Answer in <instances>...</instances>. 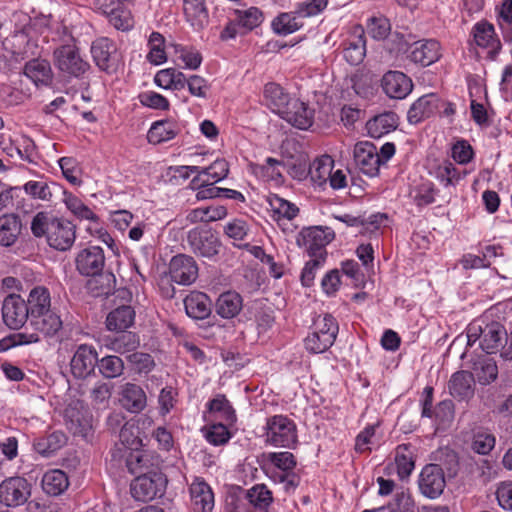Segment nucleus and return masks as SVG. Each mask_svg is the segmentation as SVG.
Listing matches in <instances>:
<instances>
[{"mask_svg": "<svg viewBox=\"0 0 512 512\" xmlns=\"http://www.w3.org/2000/svg\"><path fill=\"white\" fill-rule=\"evenodd\" d=\"M267 461L273 469L267 472L269 478L277 484H283L286 492H294L300 484V476L295 472L297 461L288 451L270 452L266 455Z\"/></svg>", "mask_w": 512, "mask_h": 512, "instance_id": "1", "label": "nucleus"}, {"mask_svg": "<svg viewBox=\"0 0 512 512\" xmlns=\"http://www.w3.org/2000/svg\"><path fill=\"white\" fill-rule=\"evenodd\" d=\"M505 337L507 331L499 322L487 323L484 327L472 323L467 328V345L473 346L479 340L481 349L487 354L498 352Z\"/></svg>", "mask_w": 512, "mask_h": 512, "instance_id": "2", "label": "nucleus"}, {"mask_svg": "<svg viewBox=\"0 0 512 512\" xmlns=\"http://www.w3.org/2000/svg\"><path fill=\"white\" fill-rule=\"evenodd\" d=\"M266 443L283 448H292L297 443V427L285 415H274L266 421Z\"/></svg>", "mask_w": 512, "mask_h": 512, "instance_id": "3", "label": "nucleus"}, {"mask_svg": "<svg viewBox=\"0 0 512 512\" xmlns=\"http://www.w3.org/2000/svg\"><path fill=\"white\" fill-rule=\"evenodd\" d=\"M168 480L162 472H150L136 477L131 485V496L136 501L148 502L165 494Z\"/></svg>", "mask_w": 512, "mask_h": 512, "instance_id": "4", "label": "nucleus"}, {"mask_svg": "<svg viewBox=\"0 0 512 512\" xmlns=\"http://www.w3.org/2000/svg\"><path fill=\"white\" fill-rule=\"evenodd\" d=\"M32 484L22 476H11L0 483V504L16 508L31 497Z\"/></svg>", "mask_w": 512, "mask_h": 512, "instance_id": "5", "label": "nucleus"}, {"mask_svg": "<svg viewBox=\"0 0 512 512\" xmlns=\"http://www.w3.org/2000/svg\"><path fill=\"white\" fill-rule=\"evenodd\" d=\"M335 237L334 231L329 227L313 226L304 228L297 237V244L303 247L310 256H322L326 259L325 250Z\"/></svg>", "mask_w": 512, "mask_h": 512, "instance_id": "6", "label": "nucleus"}, {"mask_svg": "<svg viewBox=\"0 0 512 512\" xmlns=\"http://www.w3.org/2000/svg\"><path fill=\"white\" fill-rule=\"evenodd\" d=\"M187 243L194 254L205 258L214 257L220 248L217 233L204 227L191 229L187 233Z\"/></svg>", "mask_w": 512, "mask_h": 512, "instance_id": "7", "label": "nucleus"}, {"mask_svg": "<svg viewBox=\"0 0 512 512\" xmlns=\"http://www.w3.org/2000/svg\"><path fill=\"white\" fill-rule=\"evenodd\" d=\"M64 418L68 429L74 434L86 438L92 429V416L81 400L71 401L65 409Z\"/></svg>", "mask_w": 512, "mask_h": 512, "instance_id": "8", "label": "nucleus"}, {"mask_svg": "<svg viewBox=\"0 0 512 512\" xmlns=\"http://www.w3.org/2000/svg\"><path fill=\"white\" fill-rule=\"evenodd\" d=\"M55 65L61 71L70 76L80 77L90 67L73 45H63L54 51Z\"/></svg>", "mask_w": 512, "mask_h": 512, "instance_id": "9", "label": "nucleus"}, {"mask_svg": "<svg viewBox=\"0 0 512 512\" xmlns=\"http://www.w3.org/2000/svg\"><path fill=\"white\" fill-rule=\"evenodd\" d=\"M94 4L117 30L128 31L133 27V17L130 10L124 6L125 3L115 2V0H96Z\"/></svg>", "mask_w": 512, "mask_h": 512, "instance_id": "10", "label": "nucleus"}, {"mask_svg": "<svg viewBox=\"0 0 512 512\" xmlns=\"http://www.w3.org/2000/svg\"><path fill=\"white\" fill-rule=\"evenodd\" d=\"M2 318L9 328H21L27 320L30 321L26 301L14 293L6 296L2 304Z\"/></svg>", "mask_w": 512, "mask_h": 512, "instance_id": "11", "label": "nucleus"}, {"mask_svg": "<svg viewBox=\"0 0 512 512\" xmlns=\"http://www.w3.org/2000/svg\"><path fill=\"white\" fill-rule=\"evenodd\" d=\"M428 173L445 188L456 187L467 175L465 169L457 167L448 159L429 161Z\"/></svg>", "mask_w": 512, "mask_h": 512, "instance_id": "12", "label": "nucleus"}, {"mask_svg": "<svg viewBox=\"0 0 512 512\" xmlns=\"http://www.w3.org/2000/svg\"><path fill=\"white\" fill-rule=\"evenodd\" d=\"M75 225L62 218H52L48 229V244L60 251L71 248L75 241Z\"/></svg>", "mask_w": 512, "mask_h": 512, "instance_id": "13", "label": "nucleus"}, {"mask_svg": "<svg viewBox=\"0 0 512 512\" xmlns=\"http://www.w3.org/2000/svg\"><path fill=\"white\" fill-rule=\"evenodd\" d=\"M91 54L95 64L107 73L115 72L119 65L116 45L108 38H99L92 43Z\"/></svg>", "mask_w": 512, "mask_h": 512, "instance_id": "14", "label": "nucleus"}, {"mask_svg": "<svg viewBox=\"0 0 512 512\" xmlns=\"http://www.w3.org/2000/svg\"><path fill=\"white\" fill-rule=\"evenodd\" d=\"M418 484L424 496L431 499L439 497L446 486L443 469L438 464L426 465L420 473Z\"/></svg>", "mask_w": 512, "mask_h": 512, "instance_id": "15", "label": "nucleus"}, {"mask_svg": "<svg viewBox=\"0 0 512 512\" xmlns=\"http://www.w3.org/2000/svg\"><path fill=\"white\" fill-rule=\"evenodd\" d=\"M98 353L92 345L81 344L75 350L70 361L71 373L75 378L84 379L94 373Z\"/></svg>", "mask_w": 512, "mask_h": 512, "instance_id": "16", "label": "nucleus"}, {"mask_svg": "<svg viewBox=\"0 0 512 512\" xmlns=\"http://www.w3.org/2000/svg\"><path fill=\"white\" fill-rule=\"evenodd\" d=\"M354 161L360 171L369 176L375 177L379 173L381 159L374 144L363 141L354 146Z\"/></svg>", "mask_w": 512, "mask_h": 512, "instance_id": "17", "label": "nucleus"}, {"mask_svg": "<svg viewBox=\"0 0 512 512\" xmlns=\"http://www.w3.org/2000/svg\"><path fill=\"white\" fill-rule=\"evenodd\" d=\"M171 280L180 285H190L198 277V266L193 257L178 254L169 263Z\"/></svg>", "mask_w": 512, "mask_h": 512, "instance_id": "18", "label": "nucleus"}, {"mask_svg": "<svg viewBox=\"0 0 512 512\" xmlns=\"http://www.w3.org/2000/svg\"><path fill=\"white\" fill-rule=\"evenodd\" d=\"M75 263L81 275L92 277L100 274L105 265L104 251L99 246L84 248L78 253Z\"/></svg>", "mask_w": 512, "mask_h": 512, "instance_id": "19", "label": "nucleus"}, {"mask_svg": "<svg viewBox=\"0 0 512 512\" xmlns=\"http://www.w3.org/2000/svg\"><path fill=\"white\" fill-rule=\"evenodd\" d=\"M441 55V45L435 39L419 40L410 46L409 59L424 67L437 62Z\"/></svg>", "mask_w": 512, "mask_h": 512, "instance_id": "20", "label": "nucleus"}, {"mask_svg": "<svg viewBox=\"0 0 512 512\" xmlns=\"http://www.w3.org/2000/svg\"><path fill=\"white\" fill-rule=\"evenodd\" d=\"M381 87L389 98L404 99L411 93L413 83L403 72L388 71L382 77Z\"/></svg>", "mask_w": 512, "mask_h": 512, "instance_id": "21", "label": "nucleus"}, {"mask_svg": "<svg viewBox=\"0 0 512 512\" xmlns=\"http://www.w3.org/2000/svg\"><path fill=\"white\" fill-rule=\"evenodd\" d=\"M441 104V99L435 93H429L419 97L412 103L407 112L408 122L410 124H418L433 116L439 110Z\"/></svg>", "mask_w": 512, "mask_h": 512, "instance_id": "22", "label": "nucleus"}, {"mask_svg": "<svg viewBox=\"0 0 512 512\" xmlns=\"http://www.w3.org/2000/svg\"><path fill=\"white\" fill-rule=\"evenodd\" d=\"M472 33L477 46L488 49L489 58L494 60L502 49L494 26L487 21H481L473 26Z\"/></svg>", "mask_w": 512, "mask_h": 512, "instance_id": "23", "label": "nucleus"}, {"mask_svg": "<svg viewBox=\"0 0 512 512\" xmlns=\"http://www.w3.org/2000/svg\"><path fill=\"white\" fill-rule=\"evenodd\" d=\"M280 117L294 127L306 130L314 122V110L299 99H294Z\"/></svg>", "mask_w": 512, "mask_h": 512, "instance_id": "24", "label": "nucleus"}, {"mask_svg": "<svg viewBox=\"0 0 512 512\" xmlns=\"http://www.w3.org/2000/svg\"><path fill=\"white\" fill-rule=\"evenodd\" d=\"M120 402L131 413H140L147 406V396L140 385L127 382L121 387Z\"/></svg>", "mask_w": 512, "mask_h": 512, "instance_id": "25", "label": "nucleus"}, {"mask_svg": "<svg viewBox=\"0 0 512 512\" xmlns=\"http://www.w3.org/2000/svg\"><path fill=\"white\" fill-rule=\"evenodd\" d=\"M30 326L35 330L34 333L44 337L54 336L62 328V320L54 309H49L30 318Z\"/></svg>", "mask_w": 512, "mask_h": 512, "instance_id": "26", "label": "nucleus"}, {"mask_svg": "<svg viewBox=\"0 0 512 512\" xmlns=\"http://www.w3.org/2000/svg\"><path fill=\"white\" fill-rule=\"evenodd\" d=\"M264 99L266 105L272 110V112L279 116L288 109L294 100V98H291L279 84L274 82H270L265 85Z\"/></svg>", "mask_w": 512, "mask_h": 512, "instance_id": "27", "label": "nucleus"}, {"mask_svg": "<svg viewBox=\"0 0 512 512\" xmlns=\"http://www.w3.org/2000/svg\"><path fill=\"white\" fill-rule=\"evenodd\" d=\"M398 120L397 114L392 111L378 114L366 123L367 133L372 138H381L397 128Z\"/></svg>", "mask_w": 512, "mask_h": 512, "instance_id": "28", "label": "nucleus"}, {"mask_svg": "<svg viewBox=\"0 0 512 512\" xmlns=\"http://www.w3.org/2000/svg\"><path fill=\"white\" fill-rule=\"evenodd\" d=\"M192 502L200 512H210L214 507V494L211 487L202 479L195 478L190 485Z\"/></svg>", "mask_w": 512, "mask_h": 512, "instance_id": "29", "label": "nucleus"}, {"mask_svg": "<svg viewBox=\"0 0 512 512\" xmlns=\"http://www.w3.org/2000/svg\"><path fill=\"white\" fill-rule=\"evenodd\" d=\"M184 307L190 318L205 319L211 313V300L205 293L193 291L185 297Z\"/></svg>", "mask_w": 512, "mask_h": 512, "instance_id": "30", "label": "nucleus"}, {"mask_svg": "<svg viewBox=\"0 0 512 512\" xmlns=\"http://www.w3.org/2000/svg\"><path fill=\"white\" fill-rule=\"evenodd\" d=\"M243 308L242 296L235 291H226L219 295L215 304L216 313L224 319L236 317Z\"/></svg>", "mask_w": 512, "mask_h": 512, "instance_id": "31", "label": "nucleus"}, {"mask_svg": "<svg viewBox=\"0 0 512 512\" xmlns=\"http://www.w3.org/2000/svg\"><path fill=\"white\" fill-rule=\"evenodd\" d=\"M474 377L471 372H455L449 381L448 387L450 394L458 400H465L474 394Z\"/></svg>", "mask_w": 512, "mask_h": 512, "instance_id": "32", "label": "nucleus"}, {"mask_svg": "<svg viewBox=\"0 0 512 512\" xmlns=\"http://www.w3.org/2000/svg\"><path fill=\"white\" fill-rule=\"evenodd\" d=\"M184 15L195 30L203 29L209 22V13L205 0H184Z\"/></svg>", "mask_w": 512, "mask_h": 512, "instance_id": "33", "label": "nucleus"}, {"mask_svg": "<svg viewBox=\"0 0 512 512\" xmlns=\"http://www.w3.org/2000/svg\"><path fill=\"white\" fill-rule=\"evenodd\" d=\"M22 231L20 217L6 214L0 217V245L9 247L13 245Z\"/></svg>", "mask_w": 512, "mask_h": 512, "instance_id": "34", "label": "nucleus"}, {"mask_svg": "<svg viewBox=\"0 0 512 512\" xmlns=\"http://www.w3.org/2000/svg\"><path fill=\"white\" fill-rule=\"evenodd\" d=\"M24 74L37 86L49 85L53 79L50 63L43 59H33L27 62L24 67Z\"/></svg>", "mask_w": 512, "mask_h": 512, "instance_id": "35", "label": "nucleus"}, {"mask_svg": "<svg viewBox=\"0 0 512 512\" xmlns=\"http://www.w3.org/2000/svg\"><path fill=\"white\" fill-rule=\"evenodd\" d=\"M249 504L259 512H269L274 501L273 493L265 484H255L245 492Z\"/></svg>", "mask_w": 512, "mask_h": 512, "instance_id": "36", "label": "nucleus"}, {"mask_svg": "<svg viewBox=\"0 0 512 512\" xmlns=\"http://www.w3.org/2000/svg\"><path fill=\"white\" fill-rule=\"evenodd\" d=\"M26 305L30 318L51 308V295L45 286H35L28 294Z\"/></svg>", "mask_w": 512, "mask_h": 512, "instance_id": "37", "label": "nucleus"}, {"mask_svg": "<svg viewBox=\"0 0 512 512\" xmlns=\"http://www.w3.org/2000/svg\"><path fill=\"white\" fill-rule=\"evenodd\" d=\"M135 311L129 305H122L112 310L106 318V327L110 331H122L134 323Z\"/></svg>", "mask_w": 512, "mask_h": 512, "instance_id": "38", "label": "nucleus"}, {"mask_svg": "<svg viewBox=\"0 0 512 512\" xmlns=\"http://www.w3.org/2000/svg\"><path fill=\"white\" fill-rule=\"evenodd\" d=\"M180 132L179 126L170 120H161L152 124L147 139L149 143L160 144L176 137Z\"/></svg>", "mask_w": 512, "mask_h": 512, "instance_id": "39", "label": "nucleus"}, {"mask_svg": "<svg viewBox=\"0 0 512 512\" xmlns=\"http://www.w3.org/2000/svg\"><path fill=\"white\" fill-rule=\"evenodd\" d=\"M114 288L115 276L110 272L92 276L86 283V289L92 297H107Z\"/></svg>", "mask_w": 512, "mask_h": 512, "instance_id": "40", "label": "nucleus"}, {"mask_svg": "<svg viewBox=\"0 0 512 512\" xmlns=\"http://www.w3.org/2000/svg\"><path fill=\"white\" fill-rule=\"evenodd\" d=\"M68 486V477L62 470H49L42 477V488L48 495L58 496L63 493Z\"/></svg>", "mask_w": 512, "mask_h": 512, "instance_id": "41", "label": "nucleus"}, {"mask_svg": "<svg viewBox=\"0 0 512 512\" xmlns=\"http://www.w3.org/2000/svg\"><path fill=\"white\" fill-rule=\"evenodd\" d=\"M207 412L210 414H218L219 418L229 425H233L237 421L235 409L224 394H217L206 404Z\"/></svg>", "mask_w": 512, "mask_h": 512, "instance_id": "42", "label": "nucleus"}, {"mask_svg": "<svg viewBox=\"0 0 512 512\" xmlns=\"http://www.w3.org/2000/svg\"><path fill=\"white\" fill-rule=\"evenodd\" d=\"M67 442L66 435L61 431H54L47 436L40 437L34 442V449L44 457H49L62 448Z\"/></svg>", "mask_w": 512, "mask_h": 512, "instance_id": "43", "label": "nucleus"}, {"mask_svg": "<svg viewBox=\"0 0 512 512\" xmlns=\"http://www.w3.org/2000/svg\"><path fill=\"white\" fill-rule=\"evenodd\" d=\"M139 345V337L133 332H125L106 340V347L121 355L133 353Z\"/></svg>", "mask_w": 512, "mask_h": 512, "instance_id": "44", "label": "nucleus"}, {"mask_svg": "<svg viewBox=\"0 0 512 512\" xmlns=\"http://www.w3.org/2000/svg\"><path fill=\"white\" fill-rule=\"evenodd\" d=\"M395 464L398 476L401 479L410 476L414 470V453L411 444H400L395 450Z\"/></svg>", "mask_w": 512, "mask_h": 512, "instance_id": "45", "label": "nucleus"}, {"mask_svg": "<svg viewBox=\"0 0 512 512\" xmlns=\"http://www.w3.org/2000/svg\"><path fill=\"white\" fill-rule=\"evenodd\" d=\"M473 377H476L482 385L495 381L498 375V367L495 361L488 357L478 358L472 366Z\"/></svg>", "mask_w": 512, "mask_h": 512, "instance_id": "46", "label": "nucleus"}, {"mask_svg": "<svg viewBox=\"0 0 512 512\" xmlns=\"http://www.w3.org/2000/svg\"><path fill=\"white\" fill-rule=\"evenodd\" d=\"M100 375L105 379H115L124 373V361L117 355H106L98 359L97 366Z\"/></svg>", "mask_w": 512, "mask_h": 512, "instance_id": "47", "label": "nucleus"}, {"mask_svg": "<svg viewBox=\"0 0 512 512\" xmlns=\"http://www.w3.org/2000/svg\"><path fill=\"white\" fill-rule=\"evenodd\" d=\"M268 202L271 210L273 211V217L276 220H293L299 213V208L294 203H291L276 194L269 196Z\"/></svg>", "mask_w": 512, "mask_h": 512, "instance_id": "48", "label": "nucleus"}, {"mask_svg": "<svg viewBox=\"0 0 512 512\" xmlns=\"http://www.w3.org/2000/svg\"><path fill=\"white\" fill-rule=\"evenodd\" d=\"M203 436L213 446L226 444L232 437L227 426L222 423H215L202 428Z\"/></svg>", "mask_w": 512, "mask_h": 512, "instance_id": "49", "label": "nucleus"}, {"mask_svg": "<svg viewBox=\"0 0 512 512\" xmlns=\"http://www.w3.org/2000/svg\"><path fill=\"white\" fill-rule=\"evenodd\" d=\"M67 209L80 220H89L97 222L98 216L86 206L78 197L72 194H66L64 199Z\"/></svg>", "mask_w": 512, "mask_h": 512, "instance_id": "50", "label": "nucleus"}, {"mask_svg": "<svg viewBox=\"0 0 512 512\" xmlns=\"http://www.w3.org/2000/svg\"><path fill=\"white\" fill-rule=\"evenodd\" d=\"M365 53L364 31L361 30L355 40L348 42L347 47L343 51V55L348 63L351 65H358L363 61Z\"/></svg>", "mask_w": 512, "mask_h": 512, "instance_id": "51", "label": "nucleus"}, {"mask_svg": "<svg viewBox=\"0 0 512 512\" xmlns=\"http://www.w3.org/2000/svg\"><path fill=\"white\" fill-rule=\"evenodd\" d=\"M165 39L162 34L158 32H152L149 36L148 45L150 51L147 55V60L154 64L160 65L166 62L167 56L164 50Z\"/></svg>", "mask_w": 512, "mask_h": 512, "instance_id": "52", "label": "nucleus"}, {"mask_svg": "<svg viewBox=\"0 0 512 512\" xmlns=\"http://www.w3.org/2000/svg\"><path fill=\"white\" fill-rule=\"evenodd\" d=\"M436 194L437 190L431 181L422 182L411 191L412 199L418 207L434 203Z\"/></svg>", "mask_w": 512, "mask_h": 512, "instance_id": "53", "label": "nucleus"}, {"mask_svg": "<svg viewBox=\"0 0 512 512\" xmlns=\"http://www.w3.org/2000/svg\"><path fill=\"white\" fill-rule=\"evenodd\" d=\"M311 330H314L321 335H328V337L335 341L339 332V325L335 317L326 313L319 315L314 319Z\"/></svg>", "mask_w": 512, "mask_h": 512, "instance_id": "54", "label": "nucleus"}, {"mask_svg": "<svg viewBox=\"0 0 512 512\" xmlns=\"http://www.w3.org/2000/svg\"><path fill=\"white\" fill-rule=\"evenodd\" d=\"M238 24L247 29L252 30L258 27L263 21V13L257 7H250L246 10H234Z\"/></svg>", "mask_w": 512, "mask_h": 512, "instance_id": "55", "label": "nucleus"}, {"mask_svg": "<svg viewBox=\"0 0 512 512\" xmlns=\"http://www.w3.org/2000/svg\"><path fill=\"white\" fill-rule=\"evenodd\" d=\"M296 15L295 13H282L276 17L272 22L275 33L288 35L300 29L302 23L297 21Z\"/></svg>", "mask_w": 512, "mask_h": 512, "instance_id": "56", "label": "nucleus"}, {"mask_svg": "<svg viewBox=\"0 0 512 512\" xmlns=\"http://www.w3.org/2000/svg\"><path fill=\"white\" fill-rule=\"evenodd\" d=\"M335 341L328 335H321L314 330L308 334L304 339L305 348L308 352L313 354H320L327 351Z\"/></svg>", "mask_w": 512, "mask_h": 512, "instance_id": "57", "label": "nucleus"}, {"mask_svg": "<svg viewBox=\"0 0 512 512\" xmlns=\"http://www.w3.org/2000/svg\"><path fill=\"white\" fill-rule=\"evenodd\" d=\"M37 342H39V337L37 333L20 332L11 334L0 340V352H5L10 348L16 346L27 345Z\"/></svg>", "mask_w": 512, "mask_h": 512, "instance_id": "58", "label": "nucleus"}, {"mask_svg": "<svg viewBox=\"0 0 512 512\" xmlns=\"http://www.w3.org/2000/svg\"><path fill=\"white\" fill-rule=\"evenodd\" d=\"M282 165L283 163L281 161L272 157H268L264 164L257 165L255 167V173L265 181L278 182L282 177V174L279 170V166Z\"/></svg>", "mask_w": 512, "mask_h": 512, "instance_id": "59", "label": "nucleus"}, {"mask_svg": "<svg viewBox=\"0 0 512 512\" xmlns=\"http://www.w3.org/2000/svg\"><path fill=\"white\" fill-rule=\"evenodd\" d=\"M332 168L333 161L328 156L314 161L309 170L311 179L318 184L325 183L330 177Z\"/></svg>", "mask_w": 512, "mask_h": 512, "instance_id": "60", "label": "nucleus"}, {"mask_svg": "<svg viewBox=\"0 0 512 512\" xmlns=\"http://www.w3.org/2000/svg\"><path fill=\"white\" fill-rule=\"evenodd\" d=\"M366 27L368 35L375 40L385 39L391 30L389 20L383 16L369 18Z\"/></svg>", "mask_w": 512, "mask_h": 512, "instance_id": "61", "label": "nucleus"}, {"mask_svg": "<svg viewBox=\"0 0 512 512\" xmlns=\"http://www.w3.org/2000/svg\"><path fill=\"white\" fill-rule=\"evenodd\" d=\"M498 24L506 41H512V0H505L498 14Z\"/></svg>", "mask_w": 512, "mask_h": 512, "instance_id": "62", "label": "nucleus"}, {"mask_svg": "<svg viewBox=\"0 0 512 512\" xmlns=\"http://www.w3.org/2000/svg\"><path fill=\"white\" fill-rule=\"evenodd\" d=\"M177 397L178 391L173 386L167 385L161 389L158 397L159 413L161 416H166L174 409Z\"/></svg>", "mask_w": 512, "mask_h": 512, "instance_id": "63", "label": "nucleus"}, {"mask_svg": "<svg viewBox=\"0 0 512 512\" xmlns=\"http://www.w3.org/2000/svg\"><path fill=\"white\" fill-rule=\"evenodd\" d=\"M127 361L138 374L149 373L155 367L153 357L148 353L133 352L127 356Z\"/></svg>", "mask_w": 512, "mask_h": 512, "instance_id": "64", "label": "nucleus"}]
</instances>
